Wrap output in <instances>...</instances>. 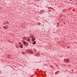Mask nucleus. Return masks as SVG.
<instances>
[{"instance_id":"obj_1","label":"nucleus","mask_w":77,"mask_h":77,"mask_svg":"<svg viewBox=\"0 0 77 77\" xmlns=\"http://www.w3.org/2000/svg\"><path fill=\"white\" fill-rule=\"evenodd\" d=\"M35 39H36V38H32V40L33 41H34V40H35Z\"/></svg>"},{"instance_id":"obj_2","label":"nucleus","mask_w":77,"mask_h":77,"mask_svg":"<svg viewBox=\"0 0 77 77\" xmlns=\"http://www.w3.org/2000/svg\"><path fill=\"white\" fill-rule=\"evenodd\" d=\"M23 44H24V45H26V44H27V43L24 42V41H23Z\"/></svg>"},{"instance_id":"obj_3","label":"nucleus","mask_w":77,"mask_h":77,"mask_svg":"<svg viewBox=\"0 0 77 77\" xmlns=\"http://www.w3.org/2000/svg\"><path fill=\"white\" fill-rule=\"evenodd\" d=\"M35 44H36V42H34L33 43V45H35Z\"/></svg>"},{"instance_id":"obj_4","label":"nucleus","mask_w":77,"mask_h":77,"mask_svg":"<svg viewBox=\"0 0 77 77\" xmlns=\"http://www.w3.org/2000/svg\"><path fill=\"white\" fill-rule=\"evenodd\" d=\"M20 48H23V45H20Z\"/></svg>"},{"instance_id":"obj_5","label":"nucleus","mask_w":77,"mask_h":77,"mask_svg":"<svg viewBox=\"0 0 77 77\" xmlns=\"http://www.w3.org/2000/svg\"><path fill=\"white\" fill-rule=\"evenodd\" d=\"M67 63H68V62L69 61V59H67Z\"/></svg>"},{"instance_id":"obj_6","label":"nucleus","mask_w":77,"mask_h":77,"mask_svg":"<svg viewBox=\"0 0 77 77\" xmlns=\"http://www.w3.org/2000/svg\"><path fill=\"white\" fill-rule=\"evenodd\" d=\"M27 41H30V39H27Z\"/></svg>"},{"instance_id":"obj_7","label":"nucleus","mask_w":77,"mask_h":77,"mask_svg":"<svg viewBox=\"0 0 77 77\" xmlns=\"http://www.w3.org/2000/svg\"><path fill=\"white\" fill-rule=\"evenodd\" d=\"M4 28L5 29H6V27H4Z\"/></svg>"},{"instance_id":"obj_8","label":"nucleus","mask_w":77,"mask_h":77,"mask_svg":"<svg viewBox=\"0 0 77 77\" xmlns=\"http://www.w3.org/2000/svg\"><path fill=\"white\" fill-rule=\"evenodd\" d=\"M6 23L7 24H9V23L7 21H6Z\"/></svg>"},{"instance_id":"obj_9","label":"nucleus","mask_w":77,"mask_h":77,"mask_svg":"<svg viewBox=\"0 0 77 77\" xmlns=\"http://www.w3.org/2000/svg\"><path fill=\"white\" fill-rule=\"evenodd\" d=\"M64 24H65V22H63Z\"/></svg>"},{"instance_id":"obj_10","label":"nucleus","mask_w":77,"mask_h":77,"mask_svg":"<svg viewBox=\"0 0 77 77\" xmlns=\"http://www.w3.org/2000/svg\"><path fill=\"white\" fill-rule=\"evenodd\" d=\"M34 51L36 52V50H35Z\"/></svg>"},{"instance_id":"obj_11","label":"nucleus","mask_w":77,"mask_h":77,"mask_svg":"<svg viewBox=\"0 0 77 77\" xmlns=\"http://www.w3.org/2000/svg\"><path fill=\"white\" fill-rule=\"evenodd\" d=\"M25 37H23V38L24 39Z\"/></svg>"},{"instance_id":"obj_12","label":"nucleus","mask_w":77,"mask_h":77,"mask_svg":"<svg viewBox=\"0 0 77 77\" xmlns=\"http://www.w3.org/2000/svg\"><path fill=\"white\" fill-rule=\"evenodd\" d=\"M49 12H50V10H49Z\"/></svg>"},{"instance_id":"obj_13","label":"nucleus","mask_w":77,"mask_h":77,"mask_svg":"<svg viewBox=\"0 0 77 77\" xmlns=\"http://www.w3.org/2000/svg\"><path fill=\"white\" fill-rule=\"evenodd\" d=\"M57 74V73H55V74Z\"/></svg>"},{"instance_id":"obj_14","label":"nucleus","mask_w":77,"mask_h":77,"mask_svg":"<svg viewBox=\"0 0 77 77\" xmlns=\"http://www.w3.org/2000/svg\"><path fill=\"white\" fill-rule=\"evenodd\" d=\"M4 24H5V23H4Z\"/></svg>"}]
</instances>
